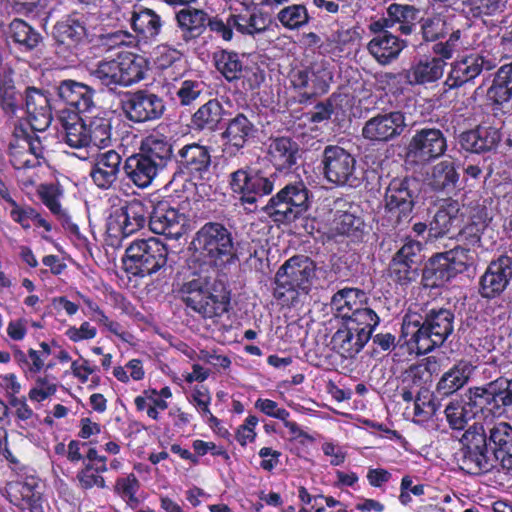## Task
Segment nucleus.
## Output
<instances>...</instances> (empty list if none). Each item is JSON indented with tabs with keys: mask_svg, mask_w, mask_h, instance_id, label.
Wrapping results in <instances>:
<instances>
[{
	"mask_svg": "<svg viewBox=\"0 0 512 512\" xmlns=\"http://www.w3.org/2000/svg\"><path fill=\"white\" fill-rule=\"evenodd\" d=\"M140 153L157 163L163 170L173 157V145L162 134H151L145 137L140 145Z\"/></svg>",
	"mask_w": 512,
	"mask_h": 512,
	"instance_id": "c9c22d12",
	"label": "nucleus"
},
{
	"mask_svg": "<svg viewBox=\"0 0 512 512\" xmlns=\"http://www.w3.org/2000/svg\"><path fill=\"white\" fill-rule=\"evenodd\" d=\"M460 467L470 474H483L493 469L512 470V426L507 422L494 424L487 434L479 423L471 425L462 435Z\"/></svg>",
	"mask_w": 512,
	"mask_h": 512,
	"instance_id": "f257e3e1",
	"label": "nucleus"
},
{
	"mask_svg": "<svg viewBox=\"0 0 512 512\" xmlns=\"http://www.w3.org/2000/svg\"><path fill=\"white\" fill-rule=\"evenodd\" d=\"M317 264L307 255L299 254L286 260L275 274L273 295L285 303L298 295H308L317 281Z\"/></svg>",
	"mask_w": 512,
	"mask_h": 512,
	"instance_id": "20e7f679",
	"label": "nucleus"
},
{
	"mask_svg": "<svg viewBox=\"0 0 512 512\" xmlns=\"http://www.w3.org/2000/svg\"><path fill=\"white\" fill-rule=\"evenodd\" d=\"M311 192L301 179L287 182L261 210L274 222L291 223L310 206Z\"/></svg>",
	"mask_w": 512,
	"mask_h": 512,
	"instance_id": "0eeeda50",
	"label": "nucleus"
},
{
	"mask_svg": "<svg viewBox=\"0 0 512 512\" xmlns=\"http://www.w3.org/2000/svg\"><path fill=\"white\" fill-rule=\"evenodd\" d=\"M204 87L205 85L202 81L185 80L177 90L176 96L181 105L188 106L200 97Z\"/></svg>",
	"mask_w": 512,
	"mask_h": 512,
	"instance_id": "e2e57ef3",
	"label": "nucleus"
},
{
	"mask_svg": "<svg viewBox=\"0 0 512 512\" xmlns=\"http://www.w3.org/2000/svg\"><path fill=\"white\" fill-rule=\"evenodd\" d=\"M495 67V60L482 54L471 53L463 56L451 64L450 72L444 81L445 91L460 88L472 82L483 70L490 71Z\"/></svg>",
	"mask_w": 512,
	"mask_h": 512,
	"instance_id": "a211bd4d",
	"label": "nucleus"
},
{
	"mask_svg": "<svg viewBox=\"0 0 512 512\" xmlns=\"http://www.w3.org/2000/svg\"><path fill=\"white\" fill-rule=\"evenodd\" d=\"M56 93L59 99L78 113L89 112L95 107V90L82 82L62 80L56 87Z\"/></svg>",
	"mask_w": 512,
	"mask_h": 512,
	"instance_id": "4be33fe9",
	"label": "nucleus"
},
{
	"mask_svg": "<svg viewBox=\"0 0 512 512\" xmlns=\"http://www.w3.org/2000/svg\"><path fill=\"white\" fill-rule=\"evenodd\" d=\"M168 249L156 238L133 241L122 259L124 270L133 276L144 277L167 265Z\"/></svg>",
	"mask_w": 512,
	"mask_h": 512,
	"instance_id": "1a4fd4ad",
	"label": "nucleus"
},
{
	"mask_svg": "<svg viewBox=\"0 0 512 512\" xmlns=\"http://www.w3.org/2000/svg\"><path fill=\"white\" fill-rule=\"evenodd\" d=\"M320 168L324 179L335 186L356 188L362 178L355 156L338 145H327L321 155Z\"/></svg>",
	"mask_w": 512,
	"mask_h": 512,
	"instance_id": "9b49d317",
	"label": "nucleus"
},
{
	"mask_svg": "<svg viewBox=\"0 0 512 512\" xmlns=\"http://www.w3.org/2000/svg\"><path fill=\"white\" fill-rule=\"evenodd\" d=\"M406 115L399 110L380 112L369 118L361 130L362 137L374 145L398 139L407 128Z\"/></svg>",
	"mask_w": 512,
	"mask_h": 512,
	"instance_id": "2eb2a0df",
	"label": "nucleus"
},
{
	"mask_svg": "<svg viewBox=\"0 0 512 512\" xmlns=\"http://www.w3.org/2000/svg\"><path fill=\"white\" fill-rule=\"evenodd\" d=\"M330 73L321 65L309 67L310 95L323 94L327 92Z\"/></svg>",
	"mask_w": 512,
	"mask_h": 512,
	"instance_id": "680f3d73",
	"label": "nucleus"
},
{
	"mask_svg": "<svg viewBox=\"0 0 512 512\" xmlns=\"http://www.w3.org/2000/svg\"><path fill=\"white\" fill-rule=\"evenodd\" d=\"M178 298L203 319L221 317L230 309V291L207 273H193L177 290Z\"/></svg>",
	"mask_w": 512,
	"mask_h": 512,
	"instance_id": "7ed1b4c3",
	"label": "nucleus"
},
{
	"mask_svg": "<svg viewBox=\"0 0 512 512\" xmlns=\"http://www.w3.org/2000/svg\"><path fill=\"white\" fill-rule=\"evenodd\" d=\"M482 233L483 228L481 225L473 222L466 225L458 232L456 240L458 245H463L464 247H472L478 251V248L481 247Z\"/></svg>",
	"mask_w": 512,
	"mask_h": 512,
	"instance_id": "0e129e2a",
	"label": "nucleus"
},
{
	"mask_svg": "<svg viewBox=\"0 0 512 512\" xmlns=\"http://www.w3.org/2000/svg\"><path fill=\"white\" fill-rule=\"evenodd\" d=\"M131 25L134 31L144 38H154L159 34L162 22L160 16L153 10L143 8L138 12H133Z\"/></svg>",
	"mask_w": 512,
	"mask_h": 512,
	"instance_id": "c03bdc74",
	"label": "nucleus"
},
{
	"mask_svg": "<svg viewBox=\"0 0 512 512\" xmlns=\"http://www.w3.org/2000/svg\"><path fill=\"white\" fill-rule=\"evenodd\" d=\"M225 110L217 99H211L192 115L191 124L194 130L214 132L223 120Z\"/></svg>",
	"mask_w": 512,
	"mask_h": 512,
	"instance_id": "4c0bfd02",
	"label": "nucleus"
},
{
	"mask_svg": "<svg viewBox=\"0 0 512 512\" xmlns=\"http://www.w3.org/2000/svg\"><path fill=\"white\" fill-rule=\"evenodd\" d=\"M444 253L454 266L456 275L475 266L479 257V253L475 248L464 247L463 245H457L453 249L445 251Z\"/></svg>",
	"mask_w": 512,
	"mask_h": 512,
	"instance_id": "603ef678",
	"label": "nucleus"
},
{
	"mask_svg": "<svg viewBox=\"0 0 512 512\" xmlns=\"http://www.w3.org/2000/svg\"><path fill=\"white\" fill-rule=\"evenodd\" d=\"M7 34L14 43L26 51L35 49L42 40V36L38 31L24 20L18 18L10 22Z\"/></svg>",
	"mask_w": 512,
	"mask_h": 512,
	"instance_id": "ea45409f",
	"label": "nucleus"
},
{
	"mask_svg": "<svg viewBox=\"0 0 512 512\" xmlns=\"http://www.w3.org/2000/svg\"><path fill=\"white\" fill-rule=\"evenodd\" d=\"M501 132L492 126H477L459 135L460 147L471 153L482 154L495 151L501 141Z\"/></svg>",
	"mask_w": 512,
	"mask_h": 512,
	"instance_id": "b1692460",
	"label": "nucleus"
},
{
	"mask_svg": "<svg viewBox=\"0 0 512 512\" xmlns=\"http://www.w3.org/2000/svg\"><path fill=\"white\" fill-rule=\"evenodd\" d=\"M422 264L392 257L388 267L389 277L398 285L408 286L422 274Z\"/></svg>",
	"mask_w": 512,
	"mask_h": 512,
	"instance_id": "79ce46f5",
	"label": "nucleus"
},
{
	"mask_svg": "<svg viewBox=\"0 0 512 512\" xmlns=\"http://www.w3.org/2000/svg\"><path fill=\"white\" fill-rule=\"evenodd\" d=\"M278 175L275 172L267 173L252 167L240 168L229 175V187L239 196L242 205L249 211L257 209V202L264 196L270 195L276 185Z\"/></svg>",
	"mask_w": 512,
	"mask_h": 512,
	"instance_id": "9d476101",
	"label": "nucleus"
},
{
	"mask_svg": "<svg viewBox=\"0 0 512 512\" xmlns=\"http://www.w3.org/2000/svg\"><path fill=\"white\" fill-rule=\"evenodd\" d=\"M459 180L460 174L455 164L444 160L433 166L428 185L433 191L448 195L458 188Z\"/></svg>",
	"mask_w": 512,
	"mask_h": 512,
	"instance_id": "72a5a7b5",
	"label": "nucleus"
},
{
	"mask_svg": "<svg viewBox=\"0 0 512 512\" xmlns=\"http://www.w3.org/2000/svg\"><path fill=\"white\" fill-rule=\"evenodd\" d=\"M405 46V40L384 30L369 42L368 50L380 64L386 65L396 59Z\"/></svg>",
	"mask_w": 512,
	"mask_h": 512,
	"instance_id": "2f4dec72",
	"label": "nucleus"
},
{
	"mask_svg": "<svg viewBox=\"0 0 512 512\" xmlns=\"http://www.w3.org/2000/svg\"><path fill=\"white\" fill-rule=\"evenodd\" d=\"M151 208L148 221L150 230L155 234L178 238L182 229L179 212L168 201H159Z\"/></svg>",
	"mask_w": 512,
	"mask_h": 512,
	"instance_id": "5701e85b",
	"label": "nucleus"
},
{
	"mask_svg": "<svg viewBox=\"0 0 512 512\" xmlns=\"http://www.w3.org/2000/svg\"><path fill=\"white\" fill-rule=\"evenodd\" d=\"M444 22L440 18H427L421 24V32L425 41H436L444 36Z\"/></svg>",
	"mask_w": 512,
	"mask_h": 512,
	"instance_id": "338daca9",
	"label": "nucleus"
},
{
	"mask_svg": "<svg viewBox=\"0 0 512 512\" xmlns=\"http://www.w3.org/2000/svg\"><path fill=\"white\" fill-rule=\"evenodd\" d=\"M72 121H65L63 128L65 131V142L72 148H83L89 146L86 120L80 117L71 118Z\"/></svg>",
	"mask_w": 512,
	"mask_h": 512,
	"instance_id": "864d4df0",
	"label": "nucleus"
},
{
	"mask_svg": "<svg viewBox=\"0 0 512 512\" xmlns=\"http://www.w3.org/2000/svg\"><path fill=\"white\" fill-rule=\"evenodd\" d=\"M459 205L457 202L449 203L446 207L437 210L429 224V238H440L447 235L458 221Z\"/></svg>",
	"mask_w": 512,
	"mask_h": 512,
	"instance_id": "a19ab883",
	"label": "nucleus"
},
{
	"mask_svg": "<svg viewBox=\"0 0 512 512\" xmlns=\"http://www.w3.org/2000/svg\"><path fill=\"white\" fill-rule=\"evenodd\" d=\"M145 73V60L132 53L119 55L109 61H100L90 70V76L111 91L118 86L127 87L139 82L144 79Z\"/></svg>",
	"mask_w": 512,
	"mask_h": 512,
	"instance_id": "6e6552de",
	"label": "nucleus"
},
{
	"mask_svg": "<svg viewBox=\"0 0 512 512\" xmlns=\"http://www.w3.org/2000/svg\"><path fill=\"white\" fill-rule=\"evenodd\" d=\"M446 150V135L435 127L415 129L405 146L406 157L420 163H430L444 155Z\"/></svg>",
	"mask_w": 512,
	"mask_h": 512,
	"instance_id": "4468645a",
	"label": "nucleus"
},
{
	"mask_svg": "<svg viewBox=\"0 0 512 512\" xmlns=\"http://www.w3.org/2000/svg\"><path fill=\"white\" fill-rule=\"evenodd\" d=\"M86 37L85 23L75 14L58 21L52 29L56 55L69 63H74Z\"/></svg>",
	"mask_w": 512,
	"mask_h": 512,
	"instance_id": "ddd939ff",
	"label": "nucleus"
},
{
	"mask_svg": "<svg viewBox=\"0 0 512 512\" xmlns=\"http://www.w3.org/2000/svg\"><path fill=\"white\" fill-rule=\"evenodd\" d=\"M209 14L203 9H197L187 6L175 14L178 27L182 32L183 39L186 42L200 37L207 29Z\"/></svg>",
	"mask_w": 512,
	"mask_h": 512,
	"instance_id": "7c9ffc66",
	"label": "nucleus"
},
{
	"mask_svg": "<svg viewBox=\"0 0 512 512\" xmlns=\"http://www.w3.org/2000/svg\"><path fill=\"white\" fill-rule=\"evenodd\" d=\"M121 107L125 117L137 124L160 119L166 109L163 99L148 90L127 92L121 99Z\"/></svg>",
	"mask_w": 512,
	"mask_h": 512,
	"instance_id": "dca6fc26",
	"label": "nucleus"
},
{
	"mask_svg": "<svg viewBox=\"0 0 512 512\" xmlns=\"http://www.w3.org/2000/svg\"><path fill=\"white\" fill-rule=\"evenodd\" d=\"M445 66L446 62L437 56H424L404 70L403 77L411 86L431 84L442 78Z\"/></svg>",
	"mask_w": 512,
	"mask_h": 512,
	"instance_id": "412c9836",
	"label": "nucleus"
},
{
	"mask_svg": "<svg viewBox=\"0 0 512 512\" xmlns=\"http://www.w3.org/2000/svg\"><path fill=\"white\" fill-rule=\"evenodd\" d=\"M343 320L346 324L355 328V330L364 331L369 334V339L372 333L380 322L379 316L369 307L364 306L354 308V312L350 314H343Z\"/></svg>",
	"mask_w": 512,
	"mask_h": 512,
	"instance_id": "de8ad7c7",
	"label": "nucleus"
},
{
	"mask_svg": "<svg viewBox=\"0 0 512 512\" xmlns=\"http://www.w3.org/2000/svg\"><path fill=\"white\" fill-rule=\"evenodd\" d=\"M456 276V270L445 253H436L424 263L421 281L426 288L444 286Z\"/></svg>",
	"mask_w": 512,
	"mask_h": 512,
	"instance_id": "a878e982",
	"label": "nucleus"
},
{
	"mask_svg": "<svg viewBox=\"0 0 512 512\" xmlns=\"http://www.w3.org/2000/svg\"><path fill=\"white\" fill-rule=\"evenodd\" d=\"M140 482L135 474L130 473L127 477L118 478L114 490L123 499L126 497H132V494H136L139 490Z\"/></svg>",
	"mask_w": 512,
	"mask_h": 512,
	"instance_id": "774afa93",
	"label": "nucleus"
},
{
	"mask_svg": "<svg viewBox=\"0 0 512 512\" xmlns=\"http://www.w3.org/2000/svg\"><path fill=\"white\" fill-rule=\"evenodd\" d=\"M256 132L254 124L242 113L229 120L222 138L227 149L232 153L242 149L248 140L254 137Z\"/></svg>",
	"mask_w": 512,
	"mask_h": 512,
	"instance_id": "c85d7f7f",
	"label": "nucleus"
},
{
	"mask_svg": "<svg viewBox=\"0 0 512 512\" xmlns=\"http://www.w3.org/2000/svg\"><path fill=\"white\" fill-rule=\"evenodd\" d=\"M392 257L423 265L425 261L424 246L417 240L407 238Z\"/></svg>",
	"mask_w": 512,
	"mask_h": 512,
	"instance_id": "052dcab7",
	"label": "nucleus"
},
{
	"mask_svg": "<svg viewBox=\"0 0 512 512\" xmlns=\"http://www.w3.org/2000/svg\"><path fill=\"white\" fill-rule=\"evenodd\" d=\"M421 193L420 181L412 176L393 178L385 189L384 211L393 227L409 223Z\"/></svg>",
	"mask_w": 512,
	"mask_h": 512,
	"instance_id": "423d86ee",
	"label": "nucleus"
},
{
	"mask_svg": "<svg viewBox=\"0 0 512 512\" xmlns=\"http://www.w3.org/2000/svg\"><path fill=\"white\" fill-rule=\"evenodd\" d=\"M43 133L44 132L36 131L33 128H31V131H27L22 127L15 130L16 137L27 144L30 153L36 158H43L44 150L48 146V137L42 135Z\"/></svg>",
	"mask_w": 512,
	"mask_h": 512,
	"instance_id": "4d7b16f0",
	"label": "nucleus"
},
{
	"mask_svg": "<svg viewBox=\"0 0 512 512\" xmlns=\"http://www.w3.org/2000/svg\"><path fill=\"white\" fill-rule=\"evenodd\" d=\"M223 223L207 222L193 236L190 243L195 252L210 262L234 264L240 260L238 250L240 242Z\"/></svg>",
	"mask_w": 512,
	"mask_h": 512,
	"instance_id": "39448f33",
	"label": "nucleus"
},
{
	"mask_svg": "<svg viewBox=\"0 0 512 512\" xmlns=\"http://www.w3.org/2000/svg\"><path fill=\"white\" fill-rule=\"evenodd\" d=\"M122 158L115 150H109L96 156L90 176L101 189L110 188L118 179Z\"/></svg>",
	"mask_w": 512,
	"mask_h": 512,
	"instance_id": "393cba45",
	"label": "nucleus"
},
{
	"mask_svg": "<svg viewBox=\"0 0 512 512\" xmlns=\"http://www.w3.org/2000/svg\"><path fill=\"white\" fill-rule=\"evenodd\" d=\"M179 167L189 174H201L206 172L211 164L209 148L198 143L183 146L176 155Z\"/></svg>",
	"mask_w": 512,
	"mask_h": 512,
	"instance_id": "c756f323",
	"label": "nucleus"
},
{
	"mask_svg": "<svg viewBox=\"0 0 512 512\" xmlns=\"http://www.w3.org/2000/svg\"><path fill=\"white\" fill-rule=\"evenodd\" d=\"M334 229L339 235L361 240L366 233V224L357 211H345L335 218Z\"/></svg>",
	"mask_w": 512,
	"mask_h": 512,
	"instance_id": "37998d69",
	"label": "nucleus"
},
{
	"mask_svg": "<svg viewBox=\"0 0 512 512\" xmlns=\"http://www.w3.org/2000/svg\"><path fill=\"white\" fill-rule=\"evenodd\" d=\"M213 60L216 69L227 81L232 82L241 77L243 64L238 53L221 50L213 54Z\"/></svg>",
	"mask_w": 512,
	"mask_h": 512,
	"instance_id": "49530a36",
	"label": "nucleus"
},
{
	"mask_svg": "<svg viewBox=\"0 0 512 512\" xmlns=\"http://www.w3.org/2000/svg\"><path fill=\"white\" fill-rule=\"evenodd\" d=\"M277 19L285 28L294 30L306 25L309 15L304 5L294 4L281 9Z\"/></svg>",
	"mask_w": 512,
	"mask_h": 512,
	"instance_id": "5fc2aeb1",
	"label": "nucleus"
},
{
	"mask_svg": "<svg viewBox=\"0 0 512 512\" xmlns=\"http://www.w3.org/2000/svg\"><path fill=\"white\" fill-rule=\"evenodd\" d=\"M151 205H146L139 199H132L121 207L120 217L121 231L124 236H129L142 229L149 219Z\"/></svg>",
	"mask_w": 512,
	"mask_h": 512,
	"instance_id": "f704fd0d",
	"label": "nucleus"
},
{
	"mask_svg": "<svg viewBox=\"0 0 512 512\" xmlns=\"http://www.w3.org/2000/svg\"><path fill=\"white\" fill-rule=\"evenodd\" d=\"M22 93L18 92L11 71L0 69V108L5 117L12 119L23 110Z\"/></svg>",
	"mask_w": 512,
	"mask_h": 512,
	"instance_id": "473e14b6",
	"label": "nucleus"
},
{
	"mask_svg": "<svg viewBox=\"0 0 512 512\" xmlns=\"http://www.w3.org/2000/svg\"><path fill=\"white\" fill-rule=\"evenodd\" d=\"M487 99L495 106H503L512 99V67L507 64L496 72L487 90Z\"/></svg>",
	"mask_w": 512,
	"mask_h": 512,
	"instance_id": "58836bf2",
	"label": "nucleus"
},
{
	"mask_svg": "<svg viewBox=\"0 0 512 512\" xmlns=\"http://www.w3.org/2000/svg\"><path fill=\"white\" fill-rule=\"evenodd\" d=\"M269 155L277 170H290L302 158V150L292 138L278 137L271 141Z\"/></svg>",
	"mask_w": 512,
	"mask_h": 512,
	"instance_id": "bb28decb",
	"label": "nucleus"
},
{
	"mask_svg": "<svg viewBox=\"0 0 512 512\" xmlns=\"http://www.w3.org/2000/svg\"><path fill=\"white\" fill-rule=\"evenodd\" d=\"M123 169L127 177L140 188L150 185L158 173L163 171L157 163L151 161L140 152L128 157Z\"/></svg>",
	"mask_w": 512,
	"mask_h": 512,
	"instance_id": "cd10ccee",
	"label": "nucleus"
},
{
	"mask_svg": "<svg viewBox=\"0 0 512 512\" xmlns=\"http://www.w3.org/2000/svg\"><path fill=\"white\" fill-rule=\"evenodd\" d=\"M369 334L352 328L345 324L343 328L338 329L332 336V343L338 348L345 357H354L358 354L369 341Z\"/></svg>",
	"mask_w": 512,
	"mask_h": 512,
	"instance_id": "e433bc0d",
	"label": "nucleus"
},
{
	"mask_svg": "<svg viewBox=\"0 0 512 512\" xmlns=\"http://www.w3.org/2000/svg\"><path fill=\"white\" fill-rule=\"evenodd\" d=\"M23 110L27 120L36 131L45 132L53 120L52 108L48 92L34 87L27 86L22 92Z\"/></svg>",
	"mask_w": 512,
	"mask_h": 512,
	"instance_id": "6ab92c4d",
	"label": "nucleus"
},
{
	"mask_svg": "<svg viewBox=\"0 0 512 512\" xmlns=\"http://www.w3.org/2000/svg\"><path fill=\"white\" fill-rule=\"evenodd\" d=\"M468 405L494 417L505 416L512 408V378L500 376L483 386L470 388Z\"/></svg>",
	"mask_w": 512,
	"mask_h": 512,
	"instance_id": "f8f14e48",
	"label": "nucleus"
},
{
	"mask_svg": "<svg viewBox=\"0 0 512 512\" xmlns=\"http://www.w3.org/2000/svg\"><path fill=\"white\" fill-rule=\"evenodd\" d=\"M512 280V258L500 255L492 260L480 276L478 293L481 298L492 300L500 297Z\"/></svg>",
	"mask_w": 512,
	"mask_h": 512,
	"instance_id": "f3484780",
	"label": "nucleus"
},
{
	"mask_svg": "<svg viewBox=\"0 0 512 512\" xmlns=\"http://www.w3.org/2000/svg\"><path fill=\"white\" fill-rule=\"evenodd\" d=\"M13 357L25 374H36L44 367L40 353L32 348L28 350V356L19 348H15Z\"/></svg>",
	"mask_w": 512,
	"mask_h": 512,
	"instance_id": "13d9d810",
	"label": "nucleus"
},
{
	"mask_svg": "<svg viewBox=\"0 0 512 512\" xmlns=\"http://www.w3.org/2000/svg\"><path fill=\"white\" fill-rule=\"evenodd\" d=\"M387 12L388 18H385V25L389 29H393L398 22L414 21L419 13L415 7L401 4H391Z\"/></svg>",
	"mask_w": 512,
	"mask_h": 512,
	"instance_id": "bf43d9fd",
	"label": "nucleus"
},
{
	"mask_svg": "<svg viewBox=\"0 0 512 512\" xmlns=\"http://www.w3.org/2000/svg\"><path fill=\"white\" fill-rule=\"evenodd\" d=\"M461 10L471 18L493 16L503 10L501 0H461Z\"/></svg>",
	"mask_w": 512,
	"mask_h": 512,
	"instance_id": "3c124183",
	"label": "nucleus"
},
{
	"mask_svg": "<svg viewBox=\"0 0 512 512\" xmlns=\"http://www.w3.org/2000/svg\"><path fill=\"white\" fill-rule=\"evenodd\" d=\"M366 301L364 291L357 288H344L336 292L331 300L337 315L343 319V314L354 312V308H360Z\"/></svg>",
	"mask_w": 512,
	"mask_h": 512,
	"instance_id": "a18cd8bd",
	"label": "nucleus"
},
{
	"mask_svg": "<svg viewBox=\"0 0 512 512\" xmlns=\"http://www.w3.org/2000/svg\"><path fill=\"white\" fill-rule=\"evenodd\" d=\"M478 410L476 407H471L468 402L461 405L459 402L450 401L445 407L446 419L452 429H464L470 417L469 414H475Z\"/></svg>",
	"mask_w": 512,
	"mask_h": 512,
	"instance_id": "6e6d98bb",
	"label": "nucleus"
},
{
	"mask_svg": "<svg viewBox=\"0 0 512 512\" xmlns=\"http://www.w3.org/2000/svg\"><path fill=\"white\" fill-rule=\"evenodd\" d=\"M89 145L106 147L111 143V120L105 117H92L86 120Z\"/></svg>",
	"mask_w": 512,
	"mask_h": 512,
	"instance_id": "09e8293b",
	"label": "nucleus"
},
{
	"mask_svg": "<svg viewBox=\"0 0 512 512\" xmlns=\"http://www.w3.org/2000/svg\"><path fill=\"white\" fill-rule=\"evenodd\" d=\"M455 315L451 309L439 307L424 315L409 313L404 316L402 337L410 352L427 354L440 347L454 331Z\"/></svg>",
	"mask_w": 512,
	"mask_h": 512,
	"instance_id": "f03ea898",
	"label": "nucleus"
},
{
	"mask_svg": "<svg viewBox=\"0 0 512 512\" xmlns=\"http://www.w3.org/2000/svg\"><path fill=\"white\" fill-rule=\"evenodd\" d=\"M436 365V361L430 357L424 359L420 363L412 364L402 376V383L410 388L423 387L426 383L431 382L432 368Z\"/></svg>",
	"mask_w": 512,
	"mask_h": 512,
	"instance_id": "8fccbe9b",
	"label": "nucleus"
},
{
	"mask_svg": "<svg viewBox=\"0 0 512 512\" xmlns=\"http://www.w3.org/2000/svg\"><path fill=\"white\" fill-rule=\"evenodd\" d=\"M77 479L82 489H91L96 486L98 488H105V480L101 475L94 472V465L91 463L85 464L84 468L77 473Z\"/></svg>",
	"mask_w": 512,
	"mask_h": 512,
	"instance_id": "69168bd1",
	"label": "nucleus"
},
{
	"mask_svg": "<svg viewBox=\"0 0 512 512\" xmlns=\"http://www.w3.org/2000/svg\"><path fill=\"white\" fill-rule=\"evenodd\" d=\"M474 369L475 367L470 361L460 360L443 373L433 392L432 399L428 402L433 413L436 412L440 400L455 394L469 382Z\"/></svg>",
	"mask_w": 512,
	"mask_h": 512,
	"instance_id": "aec40b11",
	"label": "nucleus"
}]
</instances>
